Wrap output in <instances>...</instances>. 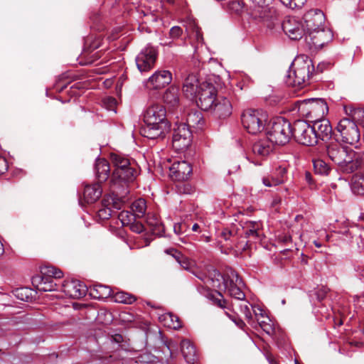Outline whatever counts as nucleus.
Listing matches in <instances>:
<instances>
[{
	"label": "nucleus",
	"instance_id": "1",
	"mask_svg": "<svg viewBox=\"0 0 364 364\" xmlns=\"http://www.w3.org/2000/svg\"><path fill=\"white\" fill-rule=\"evenodd\" d=\"M110 160L114 167L109 181L110 188L121 191V195L129 193L128 186L134 181L139 174L135 161L117 154H111Z\"/></svg>",
	"mask_w": 364,
	"mask_h": 364
},
{
	"label": "nucleus",
	"instance_id": "2",
	"mask_svg": "<svg viewBox=\"0 0 364 364\" xmlns=\"http://www.w3.org/2000/svg\"><path fill=\"white\" fill-rule=\"evenodd\" d=\"M166 109L162 105H150L144 114L145 124L140 129L141 134L150 139H163L171 127L166 119Z\"/></svg>",
	"mask_w": 364,
	"mask_h": 364
},
{
	"label": "nucleus",
	"instance_id": "3",
	"mask_svg": "<svg viewBox=\"0 0 364 364\" xmlns=\"http://www.w3.org/2000/svg\"><path fill=\"white\" fill-rule=\"evenodd\" d=\"M326 151L329 159L344 173H353L360 166L358 154L351 148L335 141L327 144Z\"/></svg>",
	"mask_w": 364,
	"mask_h": 364
},
{
	"label": "nucleus",
	"instance_id": "4",
	"mask_svg": "<svg viewBox=\"0 0 364 364\" xmlns=\"http://www.w3.org/2000/svg\"><path fill=\"white\" fill-rule=\"evenodd\" d=\"M314 66L311 58L299 55L292 62L286 76L285 82L288 86L301 88L309 83Z\"/></svg>",
	"mask_w": 364,
	"mask_h": 364
},
{
	"label": "nucleus",
	"instance_id": "5",
	"mask_svg": "<svg viewBox=\"0 0 364 364\" xmlns=\"http://www.w3.org/2000/svg\"><path fill=\"white\" fill-rule=\"evenodd\" d=\"M253 5L247 10L250 19L256 24L273 28L276 10L272 6L274 0H250Z\"/></svg>",
	"mask_w": 364,
	"mask_h": 364
},
{
	"label": "nucleus",
	"instance_id": "6",
	"mask_svg": "<svg viewBox=\"0 0 364 364\" xmlns=\"http://www.w3.org/2000/svg\"><path fill=\"white\" fill-rule=\"evenodd\" d=\"M294 109L301 117L313 122L323 118L328 113V107L323 98H309L295 102Z\"/></svg>",
	"mask_w": 364,
	"mask_h": 364
},
{
	"label": "nucleus",
	"instance_id": "7",
	"mask_svg": "<svg viewBox=\"0 0 364 364\" xmlns=\"http://www.w3.org/2000/svg\"><path fill=\"white\" fill-rule=\"evenodd\" d=\"M292 136V124L284 118H277L272 124L267 137L273 144L284 145Z\"/></svg>",
	"mask_w": 364,
	"mask_h": 364
},
{
	"label": "nucleus",
	"instance_id": "8",
	"mask_svg": "<svg viewBox=\"0 0 364 364\" xmlns=\"http://www.w3.org/2000/svg\"><path fill=\"white\" fill-rule=\"evenodd\" d=\"M266 121V115L257 109H246L241 115L243 127L252 134H257L263 131Z\"/></svg>",
	"mask_w": 364,
	"mask_h": 364
},
{
	"label": "nucleus",
	"instance_id": "9",
	"mask_svg": "<svg viewBox=\"0 0 364 364\" xmlns=\"http://www.w3.org/2000/svg\"><path fill=\"white\" fill-rule=\"evenodd\" d=\"M292 136L302 145L314 146L316 144V135L313 126L304 120H296L292 124Z\"/></svg>",
	"mask_w": 364,
	"mask_h": 364
},
{
	"label": "nucleus",
	"instance_id": "10",
	"mask_svg": "<svg viewBox=\"0 0 364 364\" xmlns=\"http://www.w3.org/2000/svg\"><path fill=\"white\" fill-rule=\"evenodd\" d=\"M216 95L217 90L214 85L208 81H204L200 83L195 99L198 106L201 109L209 111L217 98Z\"/></svg>",
	"mask_w": 364,
	"mask_h": 364
},
{
	"label": "nucleus",
	"instance_id": "11",
	"mask_svg": "<svg viewBox=\"0 0 364 364\" xmlns=\"http://www.w3.org/2000/svg\"><path fill=\"white\" fill-rule=\"evenodd\" d=\"M336 130L340 133L343 142L351 145L355 144L360 138V131L353 120L343 118L339 121Z\"/></svg>",
	"mask_w": 364,
	"mask_h": 364
},
{
	"label": "nucleus",
	"instance_id": "12",
	"mask_svg": "<svg viewBox=\"0 0 364 364\" xmlns=\"http://www.w3.org/2000/svg\"><path fill=\"white\" fill-rule=\"evenodd\" d=\"M192 132L186 124H180L174 129L173 147L176 151L186 150L191 144Z\"/></svg>",
	"mask_w": 364,
	"mask_h": 364
},
{
	"label": "nucleus",
	"instance_id": "13",
	"mask_svg": "<svg viewBox=\"0 0 364 364\" xmlns=\"http://www.w3.org/2000/svg\"><path fill=\"white\" fill-rule=\"evenodd\" d=\"M333 39L331 31L325 26L306 34V41L316 49L322 48Z\"/></svg>",
	"mask_w": 364,
	"mask_h": 364
},
{
	"label": "nucleus",
	"instance_id": "14",
	"mask_svg": "<svg viewBox=\"0 0 364 364\" xmlns=\"http://www.w3.org/2000/svg\"><path fill=\"white\" fill-rule=\"evenodd\" d=\"M224 285L230 296L238 300L245 299V293L241 289L243 283L235 272H231L230 274L224 278Z\"/></svg>",
	"mask_w": 364,
	"mask_h": 364
},
{
	"label": "nucleus",
	"instance_id": "15",
	"mask_svg": "<svg viewBox=\"0 0 364 364\" xmlns=\"http://www.w3.org/2000/svg\"><path fill=\"white\" fill-rule=\"evenodd\" d=\"M157 56L154 48L147 46L138 54L136 58L137 68L141 73L149 71L154 67Z\"/></svg>",
	"mask_w": 364,
	"mask_h": 364
},
{
	"label": "nucleus",
	"instance_id": "16",
	"mask_svg": "<svg viewBox=\"0 0 364 364\" xmlns=\"http://www.w3.org/2000/svg\"><path fill=\"white\" fill-rule=\"evenodd\" d=\"M306 34L324 26L325 16L318 9L308 11L303 17Z\"/></svg>",
	"mask_w": 364,
	"mask_h": 364
},
{
	"label": "nucleus",
	"instance_id": "17",
	"mask_svg": "<svg viewBox=\"0 0 364 364\" xmlns=\"http://www.w3.org/2000/svg\"><path fill=\"white\" fill-rule=\"evenodd\" d=\"M172 74L166 70L156 71L145 82V86L149 90H160L171 83Z\"/></svg>",
	"mask_w": 364,
	"mask_h": 364
},
{
	"label": "nucleus",
	"instance_id": "18",
	"mask_svg": "<svg viewBox=\"0 0 364 364\" xmlns=\"http://www.w3.org/2000/svg\"><path fill=\"white\" fill-rule=\"evenodd\" d=\"M282 28L291 40H299L306 33L304 24L295 18H287L282 22Z\"/></svg>",
	"mask_w": 364,
	"mask_h": 364
},
{
	"label": "nucleus",
	"instance_id": "19",
	"mask_svg": "<svg viewBox=\"0 0 364 364\" xmlns=\"http://www.w3.org/2000/svg\"><path fill=\"white\" fill-rule=\"evenodd\" d=\"M213 106L209 109L215 117L225 119L232 112V105L230 98L224 96L217 97Z\"/></svg>",
	"mask_w": 364,
	"mask_h": 364
},
{
	"label": "nucleus",
	"instance_id": "20",
	"mask_svg": "<svg viewBox=\"0 0 364 364\" xmlns=\"http://www.w3.org/2000/svg\"><path fill=\"white\" fill-rule=\"evenodd\" d=\"M169 170L171 178L178 181L188 180L193 171L191 165L186 161H174Z\"/></svg>",
	"mask_w": 364,
	"mask_h": 364
},
{
	"label": "nucleus",
	"instance_id": "21",
	"mask_svg": "<svg viewBox=\"0 0 364 364\" xmlns=\"http://www.w3.org/2000/svg\"><path fill=\"white\" fill-rule=\"evenodd\" d=\"M63 291L69 297L80 299L86 295L87 287L79 280L66 281L63 284Z\"/></svg>",
	"mask_w": 364,
	"mask_h": 364
},
{
	"label": "nucleus",
	"instance_id": "22",
	"mask_svg": "<svg viewBox=\"0 0 364 364\" xmlns=\"http://www.w3.org/2000/svg\"><path fill=\"white\" fill-rule=\"evenodd\" d=\"M313 129L316 135V144L318 139L322 141L327 140L331 138L332 134V127L330 122L326 119L322 118L321 119L314 120Z\"/></svg>",
	"mask_w": 364,
	"mask_h": 364
},
{
	"label": "nucleus",
	"instance_id": "23",
	"mask_svg": "<svg viewBox=\"0 0 364 364\" xmlns=\"http://www.w3.org/2000/svg\"><path fill=\"white\" fill-rule=\"evenodd\" d=\"M200 83L196 74L190 73L185 78L183 85L184 95L191 100H194L198 91Z\"/></svg>",
	"mask_w": 364,
	"mask_h": 364
},
{
	"label": "nucleus",
	"instance_id": "24",
	"mask_svg": "<svg viewBox=\"0 0 364 364\" xmlns=\"http://www.w3.org/2000/svg\"><path fill=\"white\" fill-rule=\"evenodd\" d=\"M95 171L97 183L100 184L105 182L109 176L110 167L109 162L105 159H97L95 165Z\"/></svg>",
	"mask_w": 364,
	"mask_h": 364
},
{
	"label": "nucleus",
	"instance_id": "25",
	"mask_svg": "<svg viewBox=\"0 0 364 364\" xmlns=\"http://www.w3.org/2000/svg\"><path fill=\"white\" fill-rule=\"evenodd\" d=\"M102 188L100 184L96 183L85 185L83 191V200L87 203H93L102 196Z\"/></svg>",
	"mask_w": 364,
	"mask_h": 364
},
{
	"label": "nucleus",
	"instance_id": "26",
	"mask_svg": "<svg viewBox=\"0 0 364 364\" xmlns=\"http://www.w3.org/2000/svg\"><path fill=\"white\" fill-rule=\"evenodd\" d=\"M274 149L273 143L269 138L261 139L252 145V152L259 156H266L272 152Z\"/></svg>",
	"mask_w": 364,
	"mask_h": 364
},
{
	"label": "nucleus",
	"instance_id": "27",
	"mask_svg": "<svg viewBox=\"0 0 364 364\" xmlns=\"http://www.w3.org/2000/svg\"><path fill=\"white\" fill-rule=\"evenodd\" d=\"M164 102L171 107H175L179 104V89L175 86L168 88L163 95Z\"/></svg>",
	"mask_w": 364,
	"mask_h": 364
},
{
	"label": "nucleus",
	"instance_id": "28",
	"mask_svg": "<svg viewBox=\"0 0 364 364\" xmlns=\"http://www.w3.org/2000/svg\"><path fill=\"white\" fill-rule=\"evenodd\" d=\"M181 352L188 363H194L197 360L196 350L193 345L188 340H183L181 344Z\"/></svg>",
	"mask_w": 364,
	"mask_h": 364
},
{
	"label": "nucleus",
	"instance_id": "29",
	"mask_svg": "<svg viewBox=\"0 0 364 364\" xmlns=\"http://www.w3.org/2000/svg\"><path fill=\"white\" fill-rule=\"evenodd\" d=\"M90 295L97 299H105L112 295V290L108 286L96 284L90 290Z\"/></svg>",
	"mask_w": 364,
	"mask_h": 364
},
{
	"label": "nucleus",
	"instance_id": "30",
	"mask_svg": "<svg viewBox=\"0 0 364 364\" xmlns=\"http://www.w3.org/2000/svg\"><path fill=\"white\" fill-rule=\"evenodd\" d=\"M188 127H196L202 129L204 125V119L202 114L199 112H191L188 114L186 118V123Z\"/></svg>",
	"mask_w": 364,
	"mask_h": 364
},
{
	"label": "nucleus",
	"instance_id": "31",
	"mask_svg": "<svg viewBox=\"0 0 364 364\" xmlns=\"http://www.w3.org/2000/svg\"><path fill=\"white\" fill-rule=\"evenodd\" d=\"M237 230L235 227H232L231 228H224L219 233L218 237L223 239L225 242H230L231 246L238 247L237 245Z\"/></svg>",
	"mask_w": 364,
	"mask_h": 364
},
{
	"label": "nucleus",
	"instance_id": "32",
	"mask_svg": "<svg viewBox=\"0 0 364 364\" xmlns=\"http://www.w3.org/2000/svg\"><path fill=\"white\" fill-rule=\"evenodd\" d=\"M350 188L354 194L364 196V176L353 175L350 181Z\"/></svg>",
	"mask_w": 364,
	"mask_h": 364
},
{
	"label": "nucleus",
	"instance_id": "33",
	"mask_svg": "<svg viewBox=\"0 0 364 364\" xmlns=\"http://www.w3.org/2000/svg\"><path fill=\"white\" fill-rule=\"evenodd\" d=\"M43 280V279L39 277H33L32 284L40 291H52L57 289V284L53 281L42 283Z\"/></svg>",
	"mask_w": 364,
	"mask_h": 364
},
{
	"label": "nucleus",
	"instance_id": "34",
	"mask_svg": "<svg viewBox=\"0 0 364 364\" xmlns=\"http://www.w3.org/2000/svg\"><path fill=\"white\" fill-rule=\"evenodd\" d=\"M242 227L246 237L258 238L260 224L255 221H247Z\"/></svg>",
	"mask_w": 364,
	"mask_h": 364
},
{
	"label": "nucleus",
	"instance_id": "35",
	"mask_svg": "<svg viewBox=\"0 0 364 364\" xmlns=\"http://www.w3.org/2000/svg\"><path fill=\"white\" fill-rule=\"evenodd\" d=\"M132 210L134 213V218H141L145 214L146 210V201L143 198L136 200L132 205Z\"/></svg>",
	"mask_w": 364,
	"mask_h": 364
},
{
	"label": "nucleus",
	"instance_id": "36",
	"mask_svg": "<svg viewBox=\"0 0 364 364\" xmlns=\"http://www.w3.org/2000/svg\"><path fill=\"white\" fill-rule=\"evenodd\" d=\"M112 193L114 195L113 197H111L109 199V201L110 202V207L111 208H115L117 210H120L122 208V205L125 202V196L127 194L121 195L122 191L117 192V191H114V189L111 188Z\"/></svg>",
	"mask_w": 364,
	"mask_h": 364
},
{
	"label": "nucleus",
	"instance_id": "37",
	"mask_svg": "<svg viewBox=\"0 0 364 364\" xmlns=\"http://www.w3.org/2000/svg\"><path fill=\"white\" fill-rule=\"evenodd\" d=\"M313 164L316 173L327 176L331 170V166L322 159L314 160Z\"/></svg>",
	"mask_w": 364,
	"mask_h": 364
},
{
	"label": "nucleus",
	"instance_id": "38",
	"mask_svg": "<svg viewBox=\"0 0 364 364\" xmlns=\"http://www.w3.org/2000/svg\"><path fill=\"white\" fill-rule=\"evenodd\" d=\"M113 298L116 302L132 304L136 301V297L124 291H119L113 294Z\"/></svg>",
	"mask_w": 364,
	"mask_h": 364
},
{
	"label": "nucleus",
	"instance_id": "39",
	"mask_svg": "<svg viewBox=\"0 0 364 364\" xmlns=\"http://www.w3.org/2000/svg\"><path fill=\"white\" fill-rule=\"evenodd\" d=\"M41 272L43 275L48 276L51 279H60L63 277V272L53 266H45L41 268Z\"/></svg>",
	"mask_w": 364,
	"mask_h": 364
},
{
	"label": "nucleus",
	"instance_id": "40",
	"mask_svg": "<svg viewBox=\"0 0 364 364\" xmlns=\"http://www.w3.org/2000/svg\"><path fill=\"white\" fill-rule=\"evenodd\" d=\"M287 178V168L285 167L279 166L276 168L272 179L274 185H279L284 182Z\"/></svg>",
	"mask_w": 364,
	"mask_h": 364
},
{
	"label": "nucleus",
	"instance_id": "41",
	"mask_svg": "<svg viewBox=\"0 0 364 364\" xmlns=\"http://www.w3.org/2000/svg\"><path fill=\"white\" fill-rule=\"evenodd\" d=\"M102 205L104 208L99 210L98 215L102 220H107L112 215V210L109 199H104L102 200Z\"/></svg>",
	"mask_w": 364,
	"mask_h": 364
},
{
	"label": "nucleus",
	"instance_id": "42",
	"mask_svg": "<svg viewBox=\"0 0 364 364\" xmlns=\"http://www.w3.org/2000/svg\"><path fill=\"white\" fill-rule=\"evenodd\" d=\"M147 223L149 225L152 227L151 230L154 232V234L158 235L164 231V227L161 225V223L159 221L156 217L149 218L147 220Z\"/></svg>",
	"mask_w": 364,
	"mask_h": 364
},
{
	"label": "nucleus",
	"instance_id": "43",
	"mask_svg": "<svg viewBox=\"0 0 364 364\" xmlns=\"http://www.w3.org/2000/svg\"><path fill=\"white\" fill-rule=\"evenodd\" d=\"M306 1L307 0H280L282 4L291 9L301 8Z\"/></svg>",
	"mask_w": 364,
	"mask_h": 364
},
{
	"label": "nucleus",
	"instance_id": "44",
	"mask_svg": "<svg viewBox=\"0 0 364 364\" xmlns=\"http://www.w3.org/2000/svg\"><path fill=\"white\" fill-rule=\"evenodd\" d=\"M242 301V303L240 305V311L245 314V316L248 322L250 323V321L252 320V315L251 309L249 306V302L244 299Z\"/></svg>",
	"mask_w": 364,
	"mask_h": 364
},
{
	"label": "nucleus",
	"instance_id": "45",
	"mask_svg": "<svg viewBox=\"0 0 364 364\" xmlns=\"http://www.w3.org/2000/svg\"><path fill=\"white\" fill-rule=\"evenodd\" d=\"M165 319H169L171 321V324H170V327L173 328V329H178L181 327V321L177 316H175L172 314H168L165 316Z\"/></svg>",
	"mask_w": 364,
	"mask_h": 364
},
{
	"label": "nucleus",
	"instance_id": "46",
	"mask_svg": "<svg viewBox=\"0 0 364 364\" xmlns=\"http://www.w3.org/2000/svg\"><path fill=\"white\" fill-rule=\"evenodd\" d=\"M229 9L235 14H240L244 9V4L240 1H233L229 4Z\"/></svg>",
	"mask_w": 364,
	"mask_h": 364
},
{
	"label": "nucleus",
	"instance_id": "47",
	"mask_svg": "<svg viewBox=\"0 0 364 364\" xmlns=\"http://www.w3.org/2000/svg\"><path fill=\"white\" fill-rule=\"evenodd\" d=\"M164 252L167 255H171L178 263H179V261L182 259V257H183V255L175 248L166 249Z\"/></svg>",
	"mask_w": 364,
	"mask_h": 364
},
{
	"label": "nucleus",
	"instance_id": "48",
	"mask_svg": "<svg viewBox=\"0 0 364 364\" xmlns=\"http://www.w3.org/2000/svg\"><path fill=\"white\" fill-rule=\"evenodd\" d=\"M183 34V29L178 26H173L169 31L171 38L175 40L178 39Z\"/></svg>",
	"mask_w": 364,
	"mask_h": 364
},
{
	"label": "nucleus",
	"instance_id": "49",
	"mask_svg": "<svg viewBox=\"0 0 364 364\" xmlns=\"http://www.w3.org/2000/svg\"><path fill=\"white\" fill-rule=\"evenodd\" d=\"M278 241L284 245H289L292 243V237L288 233H282L278 235Z\"/></svg>",
	"mask_w": 364,
	"mask_h": 364
},
{
	"label": "nucleus",
	"instance_id": "50",
	"mask_svg": "<svg viewBox=\"0 0 364 364\" xmlns=\"http://www.w3.org/2000/svg\"><path fill=\"white\" fill-rule=\"evenodd\" d=\"M187 225L185 223H175L173 225L174 233L181 235L186 231Z\"/></svg>",
	"mask_w": 364,
	"mask_h": 364
},
{
	"label": "nucleus",
	"instance_id": "51",
	"mask_svg": "<svg viewBox=\"0 0 364 364\" xmlns=\"http://www.w3.org/2000/svg\"><path fill=\"white\" fill-rule=\"evenodd\" d=\"M103 103L107 109L109 110H113L115 107L117 101L114 98L109 97L105 98L103 100Z\"/></svg>",
	"mask_w": 364,
	"mask_h": 364
},
{
	"label": "nucleus",
	"instance_id": "52",
	"mask_svg": "<svg viewBox=\"0 0 364 364\" xmlns=\"http://www.w3.org/2000/svg\"><path fill=\"white\" fill-rule=\"evenodd\" d=\"M27 291L28 289L25 288L18 289L16 291V295L18 299L23 301H27L29 299V296L26 294Z\"/></svg>",
	"mask_w": 364,
	"mask_h": 364
},
{
	"label": "nucleus",
	"instance_id": "53",
	"mask_svg": "<svg viewBox=\"0 0 364 364\" xmlns=\"http://www.w3.org/2000/svg\"><path fill=\"white\" fill-rule=\"evenodd\" d=\"M225 314L239 328L242 329L245 326V322L240 318L235 315H230L227 312Z\"/></svg>",
	"mask_w": 364,
	"mask_h": 364
},
{
	"label": "nucleus",
	"instance_id": "54",
	"mask_svg": "<svg viewBox=\"0 0 364 364\" xmlns=\"http://www.w3.org/2000/svg\"><path fill=\"white\" fill-rule=\"evenodd\" d=\"M328 289L324 287L318 289L316 292V298L319 301H321L326 297Z\"/></svg>",
	"mask_w": 364,
	"mask_h": 364
},
{
	"label": "nucleus",
	"instance_id": "55",
	"mask_svg": "<svg viewBox=\"0 0 364 364\" xmlns=\"http://www.w3.org/2000/svg\"><path fill=\"white\" fill-rule=\"evenodd\" d=\"M178 264L183 269H184L186 270H190L191 267V263L190 260L188 259V258L187 257H186L184 255L182 257V259H181L179 261Z\"/></svg>",
	"mask_w": 364,
	"mask_h": 364
},
{
	"label": "nucleus",
	"instance_id": "56",
	"mask_svg": "<svg viewBox=\"0 0 364 364\" xmlns=\"http://www.w3.org/2000/svg\"><path fill=\"white\" fill-rule=\"evenodd\" d=\"M178 192L183 194H190L192 191L191 186L188 184H183L177 186Z\"/></svg>",
	"mask_w": 364,
	"mask_h": 364
},
{
	"label": "nucleus",
	"instance_id": "57",
	"mask_svg": "<svg viewBox=\"0 0 364 364\" xmlns=\"http://www.w3.org/2000/svg\"><path fill=\"white\" fill-rule=\"evenodd\" d=\"M179 240L184 244L187 245V247H185L184 249L186 250L190 254H193L195 252V246L192 243H188L186 242V237H179Z\"/></svg>",
	"mask_w": 364,
	"mask_h": 364
},
{
	"label": "nucleus",
	"instance_id": "58",
	"mask_svg": "<svg viewBox=\"0 0 364 364\" xmlns=\"http://www.w3.org/2000/svg\"><path fill=\"white\" fill-rule=\"evenodd\" d=\"M191 26L193 28V33L195 34V37L196 38V40L198 41H200L203 40V36H202V34L200 31V29L194 23H193Z\"/></svg>",
	"mask_w": 364,
	"mask_h": 364
},
{
	"label": "nucleus",
	"instance_id": "59",
	"mask_svg": "<svg viewBox=\"0 0 364 364\" xmlns=\"http://www.w3.org/2000/svg\"><path fill=\"white\" fill-rule=\"evenodd\" d=\"M8 170V163L4 157L0 156V175Z\"/></svg>",
	"mask_w": 364,
	"mask_h": 364
},
{
	"label": "nucleus",
	"instance_id": "60",
	"mask_svg": "<svg viewBox=\"0 0 364 364\" xmlns=\"http://www.w3.org/2000/svg\"><path fill=\"white\" fill-rule=\"evenodd\" d=\"M253 312L257 319V318H264L265 315V312L259 306H254Z\"/></svg>",
	"mask_w": 364,
	"mask_h": 364
},
{
	"label": "nucleus",
	"instance_id": "61",
	"mask_svg": "<svg viewBox=\"0 0 364 364\" xmlns=\"http://www.w3.org/2000/svg\"><path fill=\"white\" fill-rule=\"evenodd\" d=\"M305 181L311 188L314 187V181L313 176L311 173L309 171L305 172Z\"/></svg>",
	"mask_w": 364,
	"mask_h": 364
},
{
	"label": "nucleus",
	"instance_id": "62",
	"mask_svg": "<svg viewBox=\"0 0 364 364\" xmlns=\"http://www.w3.org/2000/svg\"><path fill=\"white\" fill-rule=\"evenodd\" d=\"M331 63L328 62H322L318 64L316 70L319 73H322L324 70L328 69L331 67Z\"/></svg>",
	"mask_w": 364,
	"mask_h": 364
},
{
	"label": "nucleus",
	"instance_id": "63",
	"mask_svg": "<svg viewBox=\"0 0 364 364\" xmlns=\"http://www.w3.org/2000/svg\"><path fill=\"white\" fill-rule=\"evenodd\" d=\"M131 230L135 232L140 233L144 230V226L141 223H135L131 225Z\"/></svg>",
	"mask_w": 364,
	"mask_h": 364
},
{
	"label": "nucleus",
	"instance_id": "64",
	"mask_svg": "<svg viewBox=\"0 0 364 364\" xmlns=\"http://www.w3.org/2000/svg\"><path fill=\"white\" fill-rule=\"evenodd\" d=\"M262 328L268 335H272L274 333V327L273 325L270 323V322L267 325H264V326H262Z\"/></svg>",
	"mask_w": 364,
	"mask_h": 364
}]
</instances>
